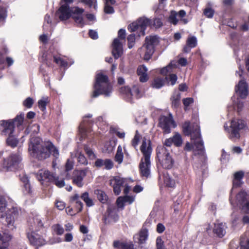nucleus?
Masks as SVG:
<instances>
[{
  "mask_svg": "<svg viewBox=\"0 0 249 249\" xmlns=\"http://www.w3.org/2000/svg\"><path fill=\"white\" fill-rule=\"evenodd\" d=\"M12 236L5 232L0 231V249H8Z\"/></svg>",
  "mask_w": 249,
  "mask_h": 249,
  "instance_id": "393cba45",
  "label": "nucleus"
},
{
  "mask_svg": "<svg viewBox=\"0 0 249 249\" xmlns=\"http://www.w3.org/2000/svg\"><path fill=\"white\" fill-rule=\"evenodd\" d=\"M92 115L85 116L84 117L83 121L81 123L79 126V134L80 135V140L81 141L91 136V128L93 125V121L89 120V118H91Z\"/></svg>",
  "mask_w": 249,
  "mask_h": 249,
  "instance_id": "1a4fd4ad",
  "label": "nucleus"
},
{
  "mask_svg": "<svg viewBox=\"0 0 249 249\" xmlns=\"http://www.w3.org/2000/svg\"><path fill=\"white\" fill-rule=\"evenodd\" d=\"M24 114H20L17 115L13 119L0 121V135L7 136L13 134L15 132V125L18 129L22 130L24 128Z\"/></svg>",
  "mask_w": 249,
  "mask_h": 249,
  "instance_id": "20e7f679",
  "label": "nucleus"
},
{
  "mask_svg": "<svg viewBox=\"0 0 249 249\" xmlns=\"http://www.w3.org/2000/svg\"><path fill=\"white\" fill-rule=\"evenodd\" d=\"M118 38L114 39L112 43V53L115 59L120 57L123 53L122 44L120 39H124L125 38V31L121 29L118 31Z\"/></svg>",
  "mask_w": 249,
  "mask_h": 249,
  "instance_id": "9d476101",
  "label": "nucleus"
},
{
  "mask_svg": "<svg viewBox=\"0 0 249 249\" xmlns=\"http://www.w3.org/2000/svg\"><path fill=\"white\" fill-rule=\"evenodd\" d=\"M186 44L192 48H195L197 45L196 38L194 36L189 37L187 39Z\"/></svg>",
  "mask_w": 249,
  "mask_h": 249,
  "instance_id": "a18cd8bd",
  "label": "nucleus"
},
{
  "mask_svg": "<svg viewBox=\"0 0 249 249\" xmlns=\"http://www.w3.org/2000/svg\"><path fill=\"white\" fill-rule=\"evenodd\" d=\"M224 127L228 133L230 139H238L240 137L241 131L246 127V124L242 120L235 119L231 121L229 127L226 124Z\"/></svg>",
  "mask_w": 249,
  "mask_h": 249,
  "instance_id": "0eeeda50",
  "label": "nucleus"
},
{
  "mask_svg": "<svg viewBox=\"0 0 249 249\" xmlns=\"http://www.w3.org/2000/svg\"><path fill=\"white\" fill-rule=\"evenodd\" d=\"M72 18L79 27H82L84 25V21L81 15H72Z\"/></svg>",
  "mask_w": 249,
  "mask_h": 249,
  "instance_id": "de8ad7c7",
  "label": "nucleus"
},
{
  "mask_svg": "<svg viewBox=\"0 0 249 249\" xmlns=\"http://www.w3.org/2000/svg\"><path fill=\"white\" fill-rule=\"evenodd\" d=\"M164 181L167 186L170 187H173L175 184L174 180L170 178L168 175H164Z\"/></svg>",
  "mask_w": 249,
  "mask_h": 249,
  "instance_id": "864d4df0",
  "label": "nucleus"
},
{
  "mask_svg": "<svg viewBox=\"0 0 249 249\" xmlns=\"http://www.w3.org/2000/svg\"><path fill=\"white\" fill-rule=\"evenodd\" d=\"M240 249H249V239L242 236L240 239Z\"/></svg>",
  "mask_w": 249,
  "mask_h": 249,
  "instance_id": "4c0bfd02",
  "label": "nucleus"
},
{
  "mask_svg": "<svg viewBox=\"0 0 249 249\" xmlns=\"http://www.w3.org/2000/svg\"><path fill=\"white\" fill-rule=\"evenodd\" d=\"M7 17V10L6 8L0 6V22L4 21Z\"/></svg>",
  "mask_w": 249,
  "mask_h": 249,
  "instance_id": "3c124183",
  "label": "nucleus"
},
{
  "mask_svg": "<svg viewBox=\"0 0 249 249\" xmlns=\"http://www.w3.org/2000/svg\"><path fill=\"white\" fill-rule=\"evenodd\" d=\"M76 211H77L76 209H75L74 208H73L70 206L66 208V212L67 213L71 216L74 215L76 214L79 213V212H76Z\"/></svg>",
  "mask_w": 249,
  "mask_h": 249,
  "instance_id": "680f3d73",
  "label": "nucleus"
},
{
  "mask_svg": "<svg viewBox=\"0 0 249 249\" xmlns=\"http://www.w3.org/2000/svg\"><path fill=\"white\" fill-rule=\"evenodd\" d=\"M159 43V37L157 36H146L145 43L139 49L140 55L143 54V58L145 60H149L155 51V48Z\"/></svg>",
  "mask_w": 249,
  "mask_h": 249,
  "instance_id": "423d86ee",
  "label": "nucleus"
},
{
  "mask_svg": "<svg viewBox=\"0 0 249 249\" xmlns=\"http://www.w3.org/2000/svg\"><path fill=\"white\" fill-rule=\"evenodd\" d=\"M52 228L55 233L58 235H61L64 232L63 227L59 224H56L53 225Z\"/></svg>",
  "mask_w": 249,
  "mask_h": 249,
  "instance_id": "ea45409f",
  "label": "nucleus"
},
{
  "mask_svg": "<svg viewBox=\"0 0 249 249\" xmlns=\"http://www.w3.org/2000/svg\"><path fill=\"white\" fill-rule=\"evenodd\" d=\"M148 70L144 65L139 66L137 69V74L139 76V79L141 82H145L148 80L147 74Z\"/></svg>",
  "mask_w": 249,
  "mask_h": 249,
  "instance_id": "c85d7f7f",
  "label": "nucleus"
},
{
  "mask_svg": "<svg viewBox=\"0 0 249 249\" xmlns=\"http://www.w3.org/2000/svg\"><path fill=\"white\" fill-rule=\"evenodd\" d=\"M48 103V98L40 100L38 102V107L41 111H44L46 109V106Z\"/></svg>",
  "mask_w": 249,
  "mask_h": 249,
  "instance_id": "09e8293b",
  "label": "nucleus"
},
{
  "mask_svg": "<svg viewBox=\"0 0 249 249\" xmlns=\"http://www.w3.org/2000/svg\"><path fill=\"white\" fill-rule=\"evenodd\" d=\"M125 179L118 176L113 177L109 180V184L113 189V192L118 195L121 192V187L125 184Z\"/></svg>",
  "mask_w": 249,
  "mask_h": 249,
  "instance_id": "a211bd4d",
  "label": "nucleus"
},
{
  "mask_svg": "<svg viewBox=\"0 0 249 249\" xmlns=\"http://www.w3.org/2000/svg\"><path fill=\"white\" fill-rule=\"evenodd\" d=\"M53 59V62L58 65L61 68H66L68 67V63L67 61L61 58L60 56L53 54L48 53L46 57V64L48 67H52V60Z\"/></svg>",
  "mask_w": 249,
  "mask_h": 249,
  "instance_id": "f3484780",
  "label": "nucleus"
},
{
  "mask_svg": "<svg viewBox=\"0 0 249 249\" xmlns=\"http://www.w3.org/2000/svg\"><path fill=\"white\" fill-rule=\"evenodd\" d=\"M34 100L31 97L27 98L23 102V105L27 108H30L34 104Z\"/></svg>",
  "mask_w": 249,
  "mask_h": 249,
  "instance_id": "603ef678",
  "label": "nucleus"
},
{
  "mask_svg": "<svg viewBox=\"0 0 249 249\" xmlns=\"http://www.w3.org/2000/svg\"><path fill=\"white\" fill-rule=\"evenodd\" d=\"M177 12L174 11H171V14L169 17V21L174 25L177 24L178 22V19L177 18Z\"/></svg>",
  "mask_w": 249,
  "mask_h": 249,
  "instance_id": "37998d69",
  "label": "nucleus"
},
{
  "mask_svg": "<svg viewBox=\"0 0 249 249\" xmlns=\"http://www.w3.org/2000/svg\"><path fill=\"white\" fill-rule=\"evenodd\" d=\"M51 183L55 184L58 188H62L65 185L64 178H59V177L54 176V179Z\"/></svg>",
  "mask_w": 249,
  "mask_h": 249,
  "instance_id": "e433bc0d",
  "label": "nucleus"
},
{
  "mask_svg": "<svg viewBox=\"0 0 249 249\" xmlns=\"http://www.w3.org/2000/svg\"><path fill=\"white\" fill-rule=\"evenodd\" d=\"M177 68V65L175 64L170 63L166 67L163 68L161 70V73L162 74H166L167 72H171L172 71V69Z\"/></svg>",
  "mask_w": 249,
  "mask_h": 249,
  "instance_id": "c03bdc74",
  "label": "nucleus"
},
{
  "mask_svg": "<svg viewBox=\"0 0 249 249\" xmlns=\"http://www.w3.org/2000/svg\"><path fill=\"white\" fill-rule=\"evenodd\" d=\"M124 154L123 153V148L121 145H119L115 156V160L118 164H121L123 160Z\"/></svg>",
  "mask_w": 249,
  "mask_h": 249,
  "instance_id": "473e14b6",
  "label": "nucleus"
},
{
  "mask_svg": "<svg viewBox=\"0 0 249 249\" xmlns=\"http://www.w3.org/2000/svg\"><path fill=\"white\" fill-rule=\"evenodd\" d=\"M113 246L117 249H134L133 245L130 243L114 241Z\"/></svg>",
  "mask_w": 249,
  "mask_h": 249,
  "instance_id": "7c9ffc66",
  "label": "nucleus"
},
{
  "mask_svg": "<svg viewBox=\"0 0 249 249\" xmlns=\"http://www.w3.org/2000/svg\"><path fill=\"white\" fill-rule=\"evenodd\" d=\"M118 212L117 207L112 206L108 207L107 213L103 217L105 223L107 224L117 221L119 219Z\"/></svg>",
  "mask_w": 249,
  "mask_h": 249,
  "instance_id": "2eb2a0df",
  "label": "nucleus"
},
{
  "mask_svg": "<svg viewBox=\"0 0 249 249\" xmlns=\"http://www.w3.org/2000/svg\"><path fill=\"white\" fill-rule=\"evenodd\" d=\"M244 175V172L241 170L236 172L234 173L232 179L233 187H239L243 184L242 179L243 178Z\"/></svg>",
  "mask_w": 249,
  "mask_h": 249,
  "instance_id": "a878e982",
  "label": "nucleus"
},
{
  "mask_svg": "<svg viewBox=\"0 0 249 249\" xmlns=\"http://www.w3.org/2000/svg\"><path fill=\"white\" fill-rule=\"evenodd\" d=\"M182 131L186 136L191 135V140L196 149L200 151V153L203 152L204 145L201 140L199 126L196 123L191 125L189 121H186L182 125Z\"/></svg>",
  "mask_w": 249,
  "mask_h": 249,
  "instance_id": "39448f33",
  "label": "nucleus"
},
{
  "mask_svg": "<svg viewBox=\"0 0 249 249\" xmlns=\"http://www.w3.org/2000/svg\"><path fill=\"white\" fill-rule=\"evenodd\" d=\"M27 237L31 245L36 247H41L46 244V241L42 236L34 231L27 233Z\"/></svg>",
  "mask_w": 249,
  "mask_h": 249,
  "instance_id": "dca6fc26",
  "label": "nucleus"
},
{
  "mask_svg": "<svg viewBox=\"0 0 249 249\" xmlns=\"http://www.w3.org/2000/svg\"><path fill=\"white\" fill-rule=\"evenodd\" d=\"M150 24V20L145 18H140L137 21L130 24L128 27V30L133 32H139V36H144L145 30Z\"/></svg>",
  "mask_w": 249,
  "mask_h": 249,
  "instance_id": "9b49d317",
  "label": "nucleus"
},
{
  "mask_svg": "<svg viewBox=\"0 0 249 249\" xmlns=\"http://www.w3.org/2000/svg\"><path fill=\"white\" fill-rule=\"evenodd\" d=\"M72 175L71 179L73 184L78 187H82L84 185L83 179L86 176V171L75 170Z\"/></svg>",
  "mask_w": 249,
  "mask_h": 249,
  "instance_id": "6ab92c4d",
  "label": "nucleus"
},
{
  "mask_svg": "<svg viewBox=\"0 0 249 249\" xmlns=\"http://www.w3.org/2000/svg\"><path fill=\"white\" fill-rule=\"evenodd\" d=\"M104 11L106 14H113L114 12L113 8L107 3H105Z\"/></svg>",
  "mask_w": 249,
  "mask_h": 249,
  "instance_id": "e2e57ef3",
  "label": "nucleus"
},
{
  "mask_svg": "<svg viewBox=\"0 0 249 249\" xmlns=\"http://www.w3.org/2000/svg\"><path fill=\"white\" fill-rule=\"evenodd\" d=\"M177 79V76L175 74H170L168 78V79H169V81L171 82V84L172 86L176 84Z\"/></svg>",
  "mask_w": 249,
  "mask_h": 249,
  "instance_id": "774afa93",
  "label": "nucleus"
},
{
  "mask_svg": "<svg viewBox=\"0 0 249 249\" xmlns=\"http://www.w3.org/2000/svg\"><path fill=\"white\" fill-rule=\"evenodd\" d=\"M140 150L143 156L139 164L140 174L142 177L148 178L150 175V157L152 151L150 141L144 138Z\"/></svg>",
  "mask_w": 249,
  "mask_h": 249,
  "instance_id": "f03ea898",
  "label": "nucleus"
},
{
  "mask_svg": "<svg viewBox=\"0 0 249 249\" xmlns=\"http://www.w3.org/2000/svg\"><path fill=\"white\" fill-rule=\"evenodd\" d=\"M127 41H128V46L129 49L132 48L135 42V34H132L131 35H129L127 36Z\"/></svg>",
  "mask_w": 249,
  "mask_h": 249,
  "instance_id": "49530a36",
  "label": "nucleus"
},
{
  "mask_svg": "<svg viewBox=\"0 0 249 249\" xmlns=\"http://www.w3.org/2000/svg\"><path fill=\"white\" fill-rule=\"evenodd\" d=\"M95 193L97 195L98 199L102 203H105L107 200V196L102 191L97 190Z\"/></svg>",
  "mask_w": 249,
  "mask_h": 249,
  "instance_id": "f704fd0d",
  "label": "nucleus"
},
{
  "mask_svg": "<svg viewBox=\"0 0 249 249\" xmlns=\"http://www.w3.org/2000/svg\"><path fill=\"white\" fill-rule=\"evenodd\" d=\"M225 224L223 223H215L213 229V232L219 237H222L226 233Z\"/></svg>",
  "mask_w": 249,
  "mask_h": 249,
  "instance_id": "bb28decb",
  "label": "nucleus"
},
{
  "mask_svg": "<svg viewBox=\"0 0 249 249\" xmlns=\"http://www.w3.org/2000/svg\"><path fill=\"white\" fill-rule=\"evenodd\" d=\"M72 9L69 6L61 5L58 10L59 18L61 20H66L71 16Z\"/></svg>",
  "mask_w": 249,
  "mask_h": 249,
  "instance_id": "5701e85b",
  "label": "nucleus"
},
{
  "mask_svg": "<svg viewBox=\"0 0 249 249\" xmlns=\"http://www.w3.org/2000/svg\"><path fill=\"white\" fill-rule=\"evenodd\" d=\"M180 94L179 93L174 94L171 98L172 107L177 108L180 104Z\"/></svg>",
  "mask_w": 249,
  "mask_h": 249,
  "instance_id": "c9c22d12",
  "label": "nucleus"
},
{
  "mask_svg": "<svg viewBox=\"0 0 249 249\" xmlns=\"http://www.w3.org/2000/svg\"><path fill=\"white\" fill-rule=\"evenodd\" d=\"M157 157L164 168L170 169L173 165V160L165 147H162L158 149Z\"/></svg>",
  "mask_w": 249,
  "mask_h": 249,
  "instance_id": "f8f14e48",
  "label": "nucleus"
},
{
  "mask_svg": "<svg viewBox=\"0 0 249 249\" xmlns=\"http://www.w3.org/2000/svg\"><path fill=\"white\" fill-rule=\"evenodd\" d=\"M159 126L163 130L164 133L171 132V128H175L177 125L173 120L172 115L170 114L168 116H162L159 119Z\"/></svg>",
  "mask_w": 249,
  "mask_h": 249,
  "instance_id": "ddd939ff",
  "label": "nucleus"
},
{
  "mask_svg": "<svg viewBox=\"0 0 249 249\" xmlns=\"http://www.w3.org/2000/svg\"><path fill=\"white\" fill-rule=\"evenodd\" d=\"M192 141V144H190L189 142H187L186 143L185 146L184 147V149L187 151H191L192 149V147H193L194 150L195 151V154H200L203 155L204 154V148L203 149V152L202 153H200V151L196 149L195 146L194 145L193 141Z\"/></svg>",
  "mask_w": 249,
  "mask_h": 249,
  "instance_id": "79ce46f5",
  "label": "nucleus"
},
{
  "mask_svg": "<svg viewBox=\"0 0 249 249\" xmlns=\"http://www.w3.org/2000/svg\"><path fill=\"white\" fill-rule=\"evenodd\" d=\"M21 160L20 156L17 154H11L4 158L2 164V170L4 171L17 170Z\"/></svg>",
  "mask_w": 249,
  "mask_h": 249,
  "instance_id": "6e6552de",
  "label": "nucleus"
},
{
  "mask_svg": "<svg viewBox=\"0 0 249 249\" xmlns=\"http://www.w3.org/2000/svg\"><path fill=\"white\" fill-rule=\"evenodd\" d=\"M178 13V16L181 18V21L184 24H186L188 22V20L185 18H182L184 17L186 15V12L183 10H180Z\"/></svg>",
  "mask_w": 249,
  "mask_h": 249,
  "instance_id": "052dcab7",
  "label": "nucleus"
},
{
  "mask_svg": "<svg viewBox=\"0 0 249 249\" xmlns=\"http://www.w3.org/2000/svg\"><path fill=\"white\" fill-rule=\"evenodd\" d=\"M131 93L132 94H131V96H135L137 98L141 97V95H139L140 90L136 86H133L131 90Z\"/></svg>",
  "mask_w": 249,
  "mask_h": 249,
  "instance_id": "338daca9",
  "label": "nucleus"
},
{
  "mask_svg": "<svg viewBox=\"0 0 249 249\" xmlns=\"http://www.w3.org/2000/svg\"><path fill=\"white\" fill-rule=\"evenodd\" d=\"M236 203L245 213L249 214V194L244 191L240 192L236 196Z\"/></svg>",
  "mask_w": 249,
  "mask_h": 249,
  "instance_id": "4468645a",
  "label": "nucleus"
},
{
  "mask_svg": "<svg viewBox=\"0 0 249 249\" xmlns=\"http://www.w3.org/2000/svg\"><path fill=\"white\" fill-rule=\"evenodd\" d=\"M105 168L107 170H110L113 167V161L109 159L105 160L104 163Z\"/></svg>",
  "mask_w": 249,
  "mask_h": 249,
  "instance_id": "13d9d810",
  "label": "nucleus"
},
{
  "mask_svg": "<svg viewBox=\"0 0 249 249\" xmlns=\"http://www.w3.org/2000/svg\"><path fill=\"white\" fill-rule=\"evenodd\" d=\"M73 167V162L68 159L67 160L66 163L65 164V171L66 172H68L72 169Z\"/></svg>",
  "mask_w": 249,
  "mask_h": 249,
  "instance_id": "69168bd1",
  "label": "nucleus"
},
{
  "mask_svg": "<svg viewBox=\"0 0 249 249\" xmlns=\"http://www.w3.org/2000/svg\"><path fill=\"white\" fill-rule=\"evenodd\" d=\"M71 203H74V208L77 210L76 212L80 213L83 210V204L79 200V196L78 194H75L71 197Z\"/></svg>",
  "mask_w": 249,
  "mask_h": 249,
  "instance_id": "c756f323",
  "label": "nucleus"
},
{
  "mask_svg": "<svg viewBox=\"0 0 249 249\" xmlns=\"http://www.w3.org/2000/svg\"><path fill=\"white\" fill-rule=\"evenodd\" d=\"M204 15L208 18H212L214 14V11L210 7L206 8L203 12Z\"/></svg>",
  "mask_w": 249,
  "mask_h": 249,
  "instance_id": "6e6d98bb",
  "label": "nucleus"
},
{
  "mask_svg": "<svg viewBox=\"0 0 249 249\" xmlns=\"http://www.w3.org/2000/svg\"><path fill=\"white\" fill-rule=\"evenodd\" d=\"M157 249H165L163 241L160 237H158L156 239Z\"/></svg>",
  "mask_w": 249,
  "mask_h": 249,
  "instance_id": "4d7b16f0",
  "label": "nucleus"
},
{
  "mask_svg": "<svg viewBox=\"0 0 249 249\" xmlns=\"http://www.w3.org/2000/svg\"><path fill=\"white\" fill-rule=\"evenodd\" d=\"M18 212L15 208H12L6 213V221L8 228L13 229L15 228L14 223L15 220L18 218Z\"/></svg>",
  "mask_w": 249,
  "mask_h": 249,
  "instance_id": "aec40b11",
  "label": "nucleus"
},
{
  "mask_svg": "<svg viewBox=\"0 0 249 249\" xmlns=\"http://www.w3.org/2000/svg\"><path fill=\"white\" fill-rule=\"evenodd\" d=\"M28 150L31 156L39 160H44L51 155L55 158L59 156L58 148L51 141H42L38 137L30 139Z\"/></svg>",
  "mask_w": 249,
  "mask_h": 249,
  "instance_id": "f257e3e1",
  "label": "nucleus"
},
{
  "mask_svg": "<svg viewBox=\"0 0 249 249\" xmlns=\"http://www.w3.org/2000/svg\"><path fill=\"white\" fill-rule=\"evenodd\" d=\"M164 85V80L161 77L155 78L152 83V86L154 88L160 89Z\"/></svg>",
  "mask_w": 249,
  "mask_h": 249,
  "instance_id": "72a5a7b5",
  "label": "nucleus"
},
{
  "mask_svg": "<svg viewBox=\"0 0 249 249\" xmlns=\"http://www.w3.org/2000/svg\"><path fill=\"white\" fill-rule=\"evenodd\" d=\"M112 91V86L108 76L102 71H97L94 83V98L100 95L108 97Z\"/></svg>",
  "mask_w": 249,
  "mask_h": 249,
  "instance_id": "7ed1b4c3",
  "label": "nucleus"
},
{
  "mask_svg": "<svg viewBox=\"0 0 249 249\" xmlns=\"http://www.w3.org/2000/svg\"><path fill=\"white\" fill-rule=\"evenodd\" d=\"M183 140L181 135L178 132L175 133L172 137L165 140L164 145L167 146H171L174 144L177 147L180 146L182 144Z\"/></svg>",
  "mask_w": 249,
  "mask_h": 249,
  "instance_id": "412c9836",
  "label": "nucleus"
},
{
  "mask_svg": "<svg viewBox=\"0 0 249 249\" xmlns=\"http://www.w3.org/2000/svg\"><path fill=\"white\" fill-rule=\"evenodd\" d=\"M6 206L7 202L5 198L2 196H0V213H3L5 211Z\"/></svg>",
  "mask_w": 249,
  "mask_h": 249,
  "instance_id": "8fccbe9b",
  "label": "nucleus"
},
{
  "mask_svg": "<svg viewBox=\"0 0 249 249\" xmlns=\"http://www.w3.org/2000/svg\"><path fill=\"white\" fill-rule=\"evenodd\" d=\"M78 162L80 164H87L88 162L86 157L84 155L79 154L78 156Z\"/></svg>",
  "mask_w": 249,
  "mask_h": 249,
  "instance_id": "0e129e2a",
  "label": "nucleus"
},
{
  "mask_svg": "<svg viewBox=\"0 0 249 249\" xmlns=\"http://www.w3.org/2000/svg\"><path fill=\"white\" fill-rule=\"evenodd\" d=\"M8 136L6 139L7 145L12 148L16 147L18 143V140L14 137V134L10 135Z\"/></svg>",
  "mask_w": 249,
  "mask_h": 249,
  "instance_id": "2f4dec72",
  "label": "nucleus"
},
{
  "mask_svg": "<svg viewBox=\"0 0 249 249\" xmlns=\"http://www.w3.org/2000/svg\"><path fill=\"white\" fill-rule=\"evenodd\" d=\"M81 198L86 203L88 207L92 206L93 205L92 200L89 197V193L88 192L84 193L81 196Z\"/></svg>",
  "mask_w": 249,
  "mask_h": 249,
  "instance_id": "58836bf2",
  "label": "nucleus"
},
{
  "mask_svg": "<svg viewBox=\"0 0 249 249\" xmlns=\"http://www.w3.org/2000/svg\"><path fill=\"white\" fill-rule=\"evenodd\" d=\"M140 135L138 132V131H136L135 135L134 136V138L132 139L131 142V144L132 146L136 150V151H138L137 149V146L138 145L139 142L140 141Z\"/></svg>",
  "mask_w": 249,
  "mask_h": 249,
  "instance_id": "a19ab883",
  "label": "nucleus"
},
{
  "mask_svg": "<svg viewBox=\"0 0 249 249\" xmlns=\"http://www.w3.org/2000/svg\"><path fill=\"white\" fill-rule=\"evenodd\" d=\"M235 92L243 99L245 98L248 94V85L244 79L239 81L238 84L235 86Z\"/></svg>",
  "mask_w": 249,
  "mask_h": 249,
  "instance_id": "4be33fe9",
  "label": "nucleus"
},
{
  "mask_svg": "<svg viewBox=\"0 0 249 249\" xmlns=\"http://www.w3.org/2000/svg\"><path fill=\"white\" fill-rule=\"evenodd\" d=\"M114 148V146L112 145L110 142H105L104 151L108 153H111Z\"/></svg>",
  "mask_w": 249,
  "mask_h": 249,
  "instance_id": "5fc2aeb1",
  "label": "nucleus"
},
{
  "mask_svg": "<svg viewBox=\"0 0 249 249\" xmlns=\"http://www.w3.org/2000/svg\"><path fill=\"white\" fill-rule=\"evenodd\" d=\"M117 205L118 208H121L122 209L124 208V204L125 203L124 200L122 196L119 197L116 201Z\"/></svg>",
  "mask_w": 249,
  "mask_h": 249,
  "instance_id": "bf43d9fd",
  "label": "nucleus"
},
{
  "mask_svg": "<svg viewBox=\"0 0 249 249\" xmlns=\"http://www.w3.org/2000/svg\"><path fill=\"white\" fill-rule=\"evenodd\" d=\"M148 231L146 229L142 230L138 234L135 235L134 237L136 243L139 244L144 243L147 239Z\"/></svg>",
  "mask_w": 249,
  "mask_h": 249,
  "instance_id": "cd10ccee",
  "label": "nucleus"
},
{
  "mask_svg": "<svg viewBox=\"0 0 249 249\" xmlns=\"http://www.w3.org/2000/svg\"><path fill=\"white\" fill-rule=\"evenodd\" d=\"M54 175L48 170H40L37 174V178L40 181H44L48 182H52L54 179Z\"/></svg>",
  "mask_w": 249,
  "mask_h": 249,
  "instance_id": "b1692460",
  "label": "nucleus"
}]
</instances>
